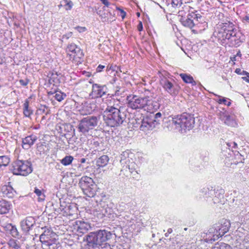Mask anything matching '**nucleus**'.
<instances>
[{"mask_svg":"<svg viewBox=\"0 0 249 249\" xmlns=\"http://www.w3.org/2000/svg\"><path fill=\"white\" fill-rule=\"evenodd\" d=\"M49 83L53 86H57L60 83V80L59 75L57 73H52L49 77Z\"/></svg>","mask_w":249,"mask_h":249,"instance_id":"412c9836","label":"nucleus"},{"mask_svg":"<svg viewBox=\"0 0 249 249\" xmlns=\"http://www.w3.org/2000/svg\"><path fill=\"white\" fill-rule=\"evenodd\" d=\"M160 84L163 89L171 95L174 96L178 93L179 87L165 77L160 78Z\"/></svg>","mask_w":249,"mask_h":249,"instance_id":"1a4fd4ad","label":"nucleus"},{"mask_svg":"<svg viewBox=\"0 0 249 249\" xmlns=\"http://www.w3.org/2000/svg\"><path fill=\"white\" fill-rule=\"evenodd\" d=\"M78 184L85 195L90 197L94 196L96 185L92 178L87 176L83 177Z\"/></svg>","mask_w":249,"mask_h":249,"instance_id":"0eeeda50","label":"nucleus"},{"mask_svg":"<svg viewBox=\"0 0 249 249\" xmlns=\"http://www.w3.org/2000/svg\"><path fill=\"white\" fill-rule=\"evenodd\" d=\"M242 78L244 80H245L246 82L249 83V80L248 79H247L246 77H243Z\"/></svg>","mask_w":249,"mask_h":249,"instance_id":"bf43d9fd","label":"nucleus"},{"mask_svg":"<svg viewBox=\"0 0 249 249\" xmlns=\"http://www.w3.org/2000/svg\"><path fill=\"white\" fill-rule=\"evenodd\" d=\"M233 144L235 147L237 146V144L235 142H233Z\"/></svg>","mask_w":249,"mask_h":249,"instance_id":"69168bd1","label":"nucleus"},{"mask_svg":"<svg viewBox=\"0 0 249 249\" xmlns=\"http://www.w3.org/2000/svg\"><path fill=\"white\" fill-rule=\"evenodd\" d=\"M235 72L239 74H242V73L241 72V70L240 69L237 68L235 70Z\"/></svg>","mask_w":249,"mask_h":249,"instance_id":"603ef678","label":"nucleus"},{"mask_svg":"<svg viewBox=\"0 0 249 249\" xmlns=\"http://www.w3.org/2000/svg\"><path fill=\"white\" fill-rule=\"evenodd\" d=\"M168 234H169V233H168V232H167V233H166L165 234V236L166 237H168Z\"/></svg>","mask_w":249,"mask_h":249,"instance_id":"680f3d73","label":"nucleus"},{"mask_svg":"<svg viewBox=\"0 0 249 249\" xmlns=\"http://www.w3.org/2000/svg\"><path fill=\"white\" fill-rule=\"evenodd\" d=\"M35 223L36 222L34 217L29 216L20 222V226L24 232L28 233L35 226Z\"/></svg>","mask_w":249,"mask_h":249,"instance_id":"ddd939ff","label":"nucleus"},{"mask_svg":"<svg viewBox=\"0 0 249 249\" xmlns=\"http://www.w3.org/2000/svg\"><path fill=\"white\" fill-rule=\"evenodd\" d=\"M117 10L120 12L121 17L122 18L124 19L126 16V13L123 9L120 8H117Z\"/></svg>","mask_w":249,"mask_h":249,"instance_id":"79ce46f5","label":"nucleus"},{"mask_svg":"<svg viewBox=\"0 0 249 249\" xmlns=\"http://www.w3.org/2000/svg\"><path fill=\"white\" fill-rule=\"evenodd\" d=\"M219 118L224 122V124L229 126H234L236 124V122L233 117H231L227 111L220 112Z\"/></svg>","mask_w":249,"mask_h":249,"instance_id":"2eb2a0df","label":"nucleus"},{"mask_svg":"<svg viewBox=\"0 0 249 249\" xmlns=\"http://www.w3.org/2000/svg\"><path fill=\"white\" fill-rule=\"evenodd\" d=\"M85 159L83 158V159H81V162L82 163H84V162H85Z\"/></svg>","mask_w":249,"mask_h":249,"instance_id":"052dcab7","label":"nucleus"},{"mask_svg":"<svg viewBox=\"0 0 249 249\" xmlns=\"http://www.w3.org/2000/svg\"><path fill=\"white\" fill-rule=\"evenodd\" d=\"M182 24L185 26L188 27L190 29L192 28L195 25L193 18L189 17V15L186 18H182L180 19Z\"/></svg>","mask_w":249,"mask_h":249,"instance_id":"aec40b11","label":"nucleus"},{"mask_svg":"<svg viewBox=\"0 0 249 249\" xmlns=\"http://www.w3.org/2000/svg\"><path fill=\"white\" fill-rule=\"evenodd\" d=\"M19 83L22 86H26L28 84L29 81H28V80H27V79H26V80L20 79L19 80Z\"/></svg>","mask_w":249,"mask_h":249,"instance_id":"a19ab883","label":"nucleus"},{"mask_svg":"<svg viewBox=\"0 0 249 249\" xmlns=\"http://www.w3.org/2000/svg\"><path fill=\"white\" fill-rule=\"evenodd\" d=\"M29 101L26 100L23 104V114L27 117H30L33 114V110L29 107Z\"/></svg>","mask_w":249,"mask_h":249,"instance_id":"b1692460","label":"nucleus"},{"mask_svg":"<svg viewBox=\"0 0 249 249\" xmlns=\"http://www.w3.org/2000/svg\"><path fill=\"white\" fill-rule=\"evenodd\" d=\"M230 221L225 220L222 224H216L209 230V233L207 234V238L205 239L206 242H213L217 240L220 237H222L229 231L230 227Z\"/></svg>","mask_w":249,"mask_h":249,"instance_id":"20e7f679","label":"nucleus"},{"mask_svg":"<svg viewBox=\"0 0 249 249\" xmlns=\"http://www.w3.org/2000/svg\"><path fill=\"white\" fill-rule=\"evenodd\" d=\"M172 122L177 128H178L179 131L182 132V130L185 131L186 130L192 129L194 126L195 121L193 115L183 113L180 115L172 118Z\"/></svg>","mask_w":249,"mask_h":249,"instance_id":"7ed1b4c3","label":"nucleus"},{"mask_svg":"<svg viewBox=\"0 0 249 249\" xmlns=\"http://www.w3.org/2000/svg\"><path fill=\"white\" fill-rule=\"evenodd\" d=\"M91 110H88L87 111V113L88 114H90L91 113Z\"/></svg>","mask_w":249,"mask_h":249,"instance_id":"e2e57ef3","label":"nucleus"},{"mask_svg":"<svg viewBox=\"0 0 249 249\" xmlns=\"http://www.w3.org/2000/svg\"><path fill=\"white\" fill-rule=\"evenodd\" d=\"M231 60L232 61H239V58H237L236 55H234L233 57H231Z\"/></svg>","mask_w":249,"mask_h":249,"instance_id":"a18cd8bd","label":"nucleus"},{"mask_svg":"<svg viewBox=\"0 0 249 249\" xmlns=\"http://www.w3.org/2000/svg\"><path fill=\"white\" fill-rule=\"evenodd\" d=\"M179 76L183 81L186 83H191L192 85H196V84L193 77L189 74H187L186 73H180Z\"/></svg>","mask_w":249,"mask_h":249,"instance_id":"5701e85b","label":"nucleus"},{"mask_svg":"<svg viewBox=\"0 0 249 249\" xmlns=\"http://www.w3.org/2000/svg\"><path fill=\"white\" fill-rule=\"evenodd\" d=\"M11 209V204L5 200H0V214H5L9 212Z\"/></svg>","mask_w":249,"mask_h":249,"instance_id":"6ab92c4d","label":"nucleus"},{"mask_svg":"<svg viewBox=\"0 0 249 249\" xmlns=\"http://www.w3.org/2000/svg\"><path fill=\"white\" fill-rule=\"evenodd\" d=\"M172 4L173 6H180L182 4V0H172Z\"/></svg>","mask_w":249,"mask_h":249,"instance_id":"58836bf2","label":"nucleus"},{"mask_svg":"<svg viewBox=\"0 0 249 249\" xmlns=\"http://www.w3.org/2000/svg\"><path fill=\"white\" fill-rule=\"evenodd\" d=\"M96 210H97V209ZM97 212H99V213L98 214L99 215H100L101 216H105L107 215V211L106 209L102 208L101 209H100L99 208V210L97 211Z\"/></svg>","mask_w":249,"mask_h":249,"instance_id":"4c0bfd02","label":"nucleus"},{"mask_svg":"<svg viewBox=\"0 0 249 249\" xmlns=\"http://www.w3.org/2000/svg\"><path fill=\"white\" fill-rule=\"evenodd\" d=\"M18 243L19 242L17 240L11 239L9 240L8 244L10 247L16 249H18L20 248V246Z\"/></svg>","mask_w":249,"mask_h":249,"instance_id":"2f4dec72","label":"nucleus"},{"mask_svg":"<svg viewBox=\"0 0 249 249\" xmlns=\"http://www.w3.org/2000/svg\"><path fill=\"white\" fill-rule=\"evenodd\" d=\"M108 89L106 85H101L98 84L92 85V92L90 95L92 98H98L107 94Z\"/></svg>","mask_w":249,"mask_h":249,"instance_id":"9b49d317","label":"nucleus"},{"mask_svg":"<svg viewBox=\"0 0 249 249\" xmlns=\"http://www.w3.org/2000/svg\"><path fill=\"white\" fill-rule=\"evenodd\" d=\"M9 226L10 227H11V229L10 230L11 234H12V235L15 237L18 236V235H19L18 232V231L16 227L15 226L12 225V224H10L9 225Z\"/></svg>","mask_w":249,"mask_h":249,"instance_id":"72a5a7b5","label":"nucleus"},{"mask_svg":"<svg viewBox=\"0 0 249 249\" xmlns=\"http://www.w3.org/2000/svg\"><path fill=\"white\" fill-rule=\"evenodd\" d=\"M66 97V94L58 91H56L55 95L54 96L55 99L59 102H61V101H62Z\"/></svg>","mask_w":249,"mask_h":249,"instance_id":"c756f323","label":"nucleus"},{"mask_svg":"<svg viewBox=\"0 0 249 249\" xmlns=\"http://www.w3.org/2000/svg\"><path fill=\"white\" fill-rule=\"evenodd\" d=\"M73 160V157L71 156H67L61 160V163L67 166L70 165Z\"/></svg>","mask_w":249,"mask_h":249,"instance_id":"a878e982","label":"nucleus"},{"mask_svg":"<svg viewBox=\"0 0 249 249\" xmlns=\"http://www.w3.org/2000/svg\"><path fill=\"white\" fill-rule=\"evenodd\" d=\"M137 15L138 17H139L140 16V13H137Z\"/></svg>","mask_w":249,"mask_h":249,"instance_id":"338daca9","label":"nucleus"},{"mask_svg":"<svg viewBox=\"0 0 249 249\" xmlns=\"http://www.w3.org/2000/svg\"><path fill=\"white\" fill-rule=\"evenodd\" d=\"M44 245L45 249H55L56 245L54 246L52 243V240L49 241L47 243H43Z\"/></svg>","mask_w":249,"mask_h":249,"instance_id":"f704fd0d","label":"nucleus"},{"mask_svg":"<svg viewBox=\"0 0 249 249\" xmlns=\"http://www.w3.org/2000/svg\"><path fill=\"white\" fill-rule=\"evenodd\" d=\"M218 103L219 104H222V103H223L225 105H228V106H229L230 105H231V103L230 102H228L227 103V101L226 100V99L225 98H222V99H220L219 100V101H218Z\"/></svg>","mask_w":249,"mask_h":249,"instance_id":"ea45409f","label":"nucleus"},{"mask_svg":"<svg viewBox=\"0 0 249 249\" xmlns=\"http://www.w3.org/2000/svg\"><path fill=\"white\" fill-rule=\"evenodd\" d=\"M109 158L107 155H103L96 161V165L99 168L105 166L108 163Z\"/></svg>","mask_w":249,"mask_h":249,"instance_id":"4be33fe9","label":"nucleus"},{"mask_svg":"<svg viewBox=\"0 0 249 249\" xmlns=\"http://www.w3.org/2000/svg\"><path fill=\"white\" fill-rule=\"evenodd\" d=\"M72 36V33L70 32L67 35H64L63 36V38L66 37L67 39H68L70 37H71Z\"/></svg>","mask_w":249,"mask_h":249,"instance_id":"09e8293b","label":"nucleus"},{"mask_svg":"<svg viewBox=\"0 0 249 249\" xmlns=\"http://www.w3.org/2000/svg\"><path fill=\"white\" fill-rule=\"evenodd\" d=\"M45 119V116H43L42 117V119Z\"/></svg>","mask_w":249,"mask_h":249,"instance_id":"774afa93","label":"nucleus"},{"mask_svg":"<svg viewBox=\"0 0 249 249\" xmlns=\"http://www.w3.org/2000/svg\"><path fill=\"white\" fill-rule=\"evenodd\" d=\"M235 35L236 33L232 28L228 30H224L223 36H225L226 39H230L231 37L235 36Z\"/></svg>","mask_w":249,"mask_h":249,"instance_id":"393cba45","label":"nucleus"},{"mask_svg":"<svg viewBox=\"0 0 249 249\" xmlns=\"http://www.w3.org/2000/svg\"><path fill=\"white\" fill-rule=\"evenodd\" d=\"M156 123V121L153 119L152 117H147L143 118L141 121L140 128L143 131L152 130L155 127ZM139 124H140V123H139Z\"/></svg>","mask_w":249,"mask_h":249,"instance_id":"f8f14e48","label":"nucleus"},{"mask_svg":"<svg viewBox=\"0 0 249 249\" xmlns=\"http://www.w3.org/2000/svg\"><path fill=\"white\" fill-rule=\"evenodd\" d=\"M68 51L71 52L72 53L70 56H72L73 60L77 62V63H81L84 54L81 49L74 44H71L68 46Z\"/></svg>","mask_w":249,"mask_h":249,"instance_id":"9d476101","label":"nucleus"},{"mask_svg":"<svg viewBox=\"0 0 249 249\" xmlns=\"http://www.w3.org/2000/svg\"><path fill=\"white\" fill-rule=\"evenodd\" d=\"M34 192L38 196L39 201H43L45 199V196L41 190L35 188Z\"/></svg>","mask_w":249,"mask_h":249,"instance_id":"7c9ffc66","label":"nucleus"},{"mask_svg":"<svg viewBox=\"0 0 249 249\" xmlns=\"http://www.w3.org/2000/svg\"><path fill=\"white\" fill-rule=\"evenodd\" d=\"M94 144H95V145H97V144H99V143H98L97 142H94Z\"/></svg>","mask_w":249,"mask_h":249,"instance_id":"0e129e2a","label":"nucleus"},{"mask_svg":"<svg viewBox=\"0 0 249 249\" xmlns=\"http://www.w3.org/2000/svg\"><path fill=\"white\" fill-rule=\"evenodd\" d=\"M172 231H172V229H171V228H169V229H168V231H167V232H168L169 234H170V233H171L172 232Z\"/></svg>","mask_w":249,"mask_h":249,"instance_id":"13d9d810","label":"nucleus"},{"mask_svg":"<svg viewBox=\"0 0 249 249\" xmlns=\"http://www.w3.org/2000/svg\"><path fill=\"white\" fill-rule=\"evenodd\" d=\"M213 249H232L231 247L228 244L224 243H220L214 247Z\"/></svg>","mask_w":249,"mask_h":249,"instance_id":"473e14b6","label":"nucleus"},{"mask_svg":"<svg viewBox=\"0 0 249 249\" xmlns=\"http://www.w3.org/2000/svg\"><path fill=\"white\" fill-rule=\"evenodd\" d=\"M103 120L107 126L116 127L122 124L125 120V115L113 107H107L104 111Z\"/></svg>","mask_w":249,"mask_h":249,"instance_id":"f03ea898","label":"nucleus"},{"mask_svg":"<svg viewBox=\"0 0 249 249\" xmlns=\"http://www.w3.org/2000/svg\"><path fill=\"white\" fill-rule=\"evenodd\" d=\"M10 158L6 156H0V166H6L10 162Z\"/></svg>","mask_w":249,"mask_h":249,"instance_id":"bb28decb","label":"nucleus"},{"mask_svg":"<svg viewBox=\"0 0 249 249\" xmlns=\"http://www.w3.org/2000/svg\"><path fill=\"white\" fill-rule=\"evenodd\" d=\"M76 223L77 231L80 233H85L91 228L89 223L84 221H77Z\"/></svg>","mask_w":249,"mask_h":249,"instance_id":"f3484780","label":"nucleus"},{"mask_svg":"<svg viewBox=\"0 0 249 249\" xmlns=\"http://www.w3.org/2000/svg\"><path fill=\"white\" fill-rule=\"evenodd\" d=\"M245 20L249 23V14L246 17Z\"/></svg>","mask_w":249,"mask_h":249,"instance_id":"4d7b16f0","label":"nucleus"},{"mask_svg":"<svg viewBox=\"0 0 249 249\" xmlns=\"http://www.w3.org/2000/svg\"><path fill=\"white\" fill-rule=\"evenodd\" d=\"M37 139V137L34 135H31L22 139V148L26 150L29 149L36 141Z\"/></svg>","mask_w":249,"mask_h":249,"instance_id":"dca6fc26","label":"nucleus"},{"mask_svg":"<svg viewBox=\"0 0 249 249\" xmlns=\"http://www.w3.org/2000/svg\"><path fill=\"white\" fill-rule=\"evenodd\" d=\"M100 0L106 6H109V2L107 1V0Z\"/></svg>","mask_w":249,"mask_h":249,"instance_id":"49530a36","label":"nucleus"},{"mask_svg":"<svg viewBox=\"0 0 249 249\" xmlns=\"http://www.w3.org/2000/svg\"><path fill=\"white\" fill-rule=\"evenodd\" d=\"M99 120V117L95 116H88L83 118L79 121L78 125V131L86 134L98 125Z\"/></svg>","mask_w":249,"mask_h":249,"instance_id":"423d86ee","label":"nucleus"},{"mask_svg":"<svg viewBox=\"0 0 249 249\" xmlns=\"http://www.w3.org/2000/svg\"><path fill=\"white\" fill-rule=\"evenodd\" d=\"M1 192L4 197L12 198L15 195L16 191L9 185H4L1 187Z\"/></svg>","mask_w":249,"mask_h":249,"instance_id":"a211bd4d","label":"nucleus"},{"mask_svg":"<svg viewBox=\"0 0 249 249\" xmlns=\"http://www.w3.org/2000/svg\"><path fill=\"white\" fill-rule=\"evenodd\" d=\"M104 68L105 66L99 65L96 69V71L97 72H101Z\"/></svg>","mask_w":249,"mask_h":249,"instance_id":"c03bdc74","label":"nucleus"},{"mask_svg":"<svg viewBox=\"0 0 249 249\" xmlns=\"http://www.w3.org/2000/svg\"><path fill=\"white\" fill-rule=\"evenodd\" d=\"M62 5L65 7L66 10H70L71 9L73 6V3L70 0H64L61 4V5Z\"/></svg>","mask_w":249,"mask_h":249,"instance_id":"c85d7f7f","label":"nucleus"},{"mask_svg":"<svg viewBox=\"0 0 249 249\" xmlns=\"http://www.w3.org/2000/svg\"><path fill=\"white\" fill-rule=\"evenodd\" d=\"M102 249H112L111 248L110 245H107V246H104V247H103L102 248Z\"/></svg>","mask_w":249,"mask_h":249,"instance_id":"5fc2aeb1","label":"nucleus"},{"mask_svg":"<svg viewBox=\"0 0 249 249\" xmlns=\"http://www.w3.org/2000/svg\"><path fill=\"white\" fill-rule=\"evenodd\" d=\"M161 116V114L160 112L157 113L155 115L153 116H150V117H152L153 119H154L156 121V125L159 124V118H160Z\"/></svg>","mask_w":249,"mask_h":249,"instance_id":"e433bc0d","label":"nucleus"},{"mask_svg":"<svg viewBox=\"0 0 249 249\" xmlns=\"http://www.w3.org/2000/svg\"><path fill=\"white\" fill-rule=\"evenodd\" d=\"M43 231L42 233L40 235V241L43 243H47L49 241H51V238L54 235V233L50 228H47L46 227L41 228Z\"/></svg>","mask_w":249,"mask_h":249,"instance_id":"4468645a","label":"nucleus"},{"mask_svg":"<svg viewBox=\"0 0 249 249\" xmlns=\"http://www.w3.org/2000/svg\"><path fill=\"white\" fill-rule=\"evenodd\" d=\"M112 233L106 230H100L91 232L86 235L87 246L89 249H94L101 246L112 238Z\"/></svg>","mask_w":249,"mask_h":249,"instance_id":"f257e3e1","label":"nucleus"},{"mask_svg":"<svg viewBox=\"0 0 249 249\" xmlns=\"http://www.w3.org/2000/svg\"><path fill=\"white\" fill-rule=\"evenodd\" d=\"M242 74L246 75L248 78H249V73L247 72L246 71H243Z\"/></svg>","mask_w":249,"mask_h":249,"instance_id":"864d4df0","label":"nucleus"},{"mask_svg":"<svg viewBox=\"0 0 249 249\" xmlns=\"http://www.w3.org/2000/svg\"><path fill=\"white\" fill-rule=\"evenodd\" d=\"M50 110L49 107L45 105H41L39 108L37 110V113L45 115H47L50 113Z\"/></svg>","mask_w":249,"mask_h":249,"instance_id":"cd10ccee","label":"nucleus"},{"mask_svg":"<svg viewBox=\"0 0 249 249\" xmlns=\"http://www.w3.org/2000/svg\"><path fill=\"white\" fill-rule=\"evenodd\" d=\"M149 98L148 97H138L134 95L128 100V106L133 109H149L148 107L146 108L152 103Z\"/></svg>","mask_w":249,"mask_h":249,"instance_id":"6e6552de","label":"nucleus"},{"mask_svg":"<svg viewBox=\"0 0 249 249\" xmlns=\"http://www.w3.org/2000/svg\"><path fill=\"white\" fill-rule=\"evenodd\" d=\"M189 17L193 18L194 20L196 19V20H198V19H200L202 18L200 15L196 14L195 13H192L191 14H189Z\"/></svg>","mask_w":249,"mask_h":249,"instance_id":"c9c22d12","label":"nucleus"},{"mask_svg":"<svg viewBox=\"0 0 249 249\" xmlns=\"http://www.w3.org/2000/svg\"><path fill=\"white\" fill-rule=\"evenodd\" d=\"M134 163H133V162H132V163H131V164H130V165H128V168H129V171H130V172H131V173H132V172H133L134 170L133 169V168H130V166H132H132L134 165Z\"/></svg>","mask_w":249,"mask_h":249,"instance_id":"3c124183","label":"nucleus"},{"mask_svg":"<svg viewBox=\"0 0 249 249\" xmlns=\"http://www.w3.org/2000/svg\"><path fill=\"white\" fill-rule=\"evenodd\" d=\"M10 170L14 175L26 176L30 174L33 169L30 161L18 160L12 162Z\"/></svg>","mask_w":249,"mask_h":249,"instance_id":"39448f33","label":"nucleus"},{"mask_svg":"<svg viewBox=\"0 0 249 249\" xmlns=\"http://www.w3.org/2000/svg\"><path fill=\"white\" fill-rule=\"evenodd\" d=\"M80 33L86 31V28L84 27L77 26L75 28Z\"/></svg>","mask_w":249,"mask_h":249,"instance_id":"37998d69","label":"nucleus"},{"mask_svg":"<svg viewBox=\"0 0 249 249\" xmlns=\"http://www.w3.org/2000/svg\"><path fill=\"white\" fill-rule=\"evenodd\" d=\"M235 55L237 58L241 59L242 56L241 52L239 50Z\"/></svg>","mask_w":249,"mask_h":249,"instance_id":"8fccbe9b","label":"nucleus"},{"mask_svg":"<svg viewBox=\"0 0 249 249\" xmlns=\"http://www.w3.org/2000/svg\"><path fill=\"white\" fill-rule=\"evenodd\" d=\"M56 91L54 90V91H49L48 92V94L49 95H53V94H55Z\"/></svg>","mask_w":249,"mask_h":249,"instance_id":"6e6d98bb","label":"nucleus"},{"mask_svg":"<svg viewBox=\"0 0 249 249\" xmlns=\"http://www.w3.org/2000/svg\"><path fill=\"white\" fill-rule=\"evenodd\" d=\"M142 22H140L138 26V30L141 31L142 30Z\"/></svg>","mask_w":249,"mask_h":249,"instance_id":"de8ad7c7","label":"nucleus"}]
</instances>
